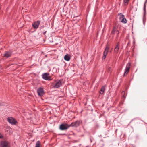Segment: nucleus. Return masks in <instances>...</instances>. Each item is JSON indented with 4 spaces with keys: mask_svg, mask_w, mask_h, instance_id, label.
I'll return each mask as SVG.
<instances>
[{
    "mask_svg": "<svg viewBox=\"0 0 147 147\" xmlns=\"http://www.w3.org/2000/svg\"><path fill=\"white\" fill-rule=\"evenodd\" d=\"M70 127V124L66 123L61 124L59 126V129L61 130H64L67 129Z\"/></svg>",
    "mask_w": 147,
    "mask_h": 147,
    "instance_id": "1",
    "label": "nucleus"
},
{
    "mask_svg": "<svg viewBox=\"0 0 147 147\" xmlns=\"http://www.w3.org/2000/svg\"><path fill=\"white\" fill-rule=\"evenodd\" d=\"M82 123V121L80 120H77L74 122H72L70 124V127H78L80 124Z\"/></svg>",
    "mask_w": 147,
    "mask_h": 147,
    "instance_id": "2",
    "label": "nucleus"
},
{
    "mask_svg": "<svg viewBox=\"0 0 147 147\" xmlns=\"http://www.w3.org/2000/svg\"><path fill=\"white\" fill-rule=\"evenodd\" d=\"M131 65V64L129 62L127 64L124 73L123 75L124 76H126V75H127L128 74L129 70Z\"/></svg>",
    "mask_w": 147,
    "mask_h": 147,
    "instance_id": "3",
    "label": "nucleus"
},
{
    "mask_svg": "<svg viewBox=\"0 0 147 147\" xmlns=\"http://www.w3.org/2000/svg\"><path fill=\"white\" fill-rule=\"evenodd\" d=\"M7 121L8 122L12 125H14L16 124L17 122L13 118L10 117L7 118Z\"/></svg>",
    "mask_w": 147,
    "mask_h": 147,
    "instance_id": "4",
    "label": "nucleus"
},
{
    "mask_svg": "<svg viewBox=\"0 0 147 147\" xmlns=\"http://www.w3.org/2000/svg\"><path fill=\"white\" fill-rule=\"evenodd\" d=\"M49 73H45L42 75V78L46 80L50 81L52 80L51 78L49 76Z\"/></svg>",
    "mask_w": 147,
    "mask_h": 147,
    "instance_id": "5",
    "label": "nucleus"
},
{
    "mask_svg": "<svg viewBox=\"0 0 147 147\" xmlns=\"http://www.w3.org/2000/svg\"><path fill=\"white\" fill-rule=\"evenodd\" d=\"M109 49V47L108 45H106L105 48L103 53V55L102 57V59H105L108 53Z\"/></svg>",
    "mask_w": 147,
    "mask_h": 147,
    "instance_id": "6",
    "label": "nucleus"
},
{
    "mask_svg": "<svg viewBox=\"0 0 147 147\" xmlns=\"http://www.w3.org/2000/svg\"><path fill=\"white\" fill-rule=\"evenodd\" d=\"M1 147H10L9 142L6 141H3L1 143Z\"/></svg>",
    "mask_w": 147,
    "mask_h": 147,
    "instance_id": "7",
    "label": "nucleus"
},
{
    "mask_svg": "<svg viewBox=\"0 0 147 147\" xmlns=\"http://www.w3.org/2000/svg\"><path fill=\"white\" fill-rule=\"evenodd\" d=\"M37 92L38 95L40 96H43L44 93V90L43 88L40 87L38 88Z\"/></svg>",
    "mask_w": 147,
    "mask_h": 147,
    "instance_id": "8",
    "label": "nucleus"
},
{
    "mask_svg": "<svg viewBox=\"0 0 147 147\" xmlns=\"http://www.w3.org/2000/svg\"><path fill=\"white\" fill-rule=\"evenodd\" d=\"M40 21L38 20L34 22L32 24V26L35 28H37L40 23Z\"/></svg>",
    "mask_w": 147,
    "mask_h": 147,
    "instance_id": "9",
    "label": "nucleus"
},
{
    "mask_svg": "<svg viewBox=\"0 0 147 147\" xmlns=\"http://www.w3.org/2000/svg\"><path fill=\"white\" fill-rule=\"evenodd\" d=\"M12 53V52L10 51H6L4 54V56L6 58H8L11 56Z\"/></svg>",
    "mask_w": 147,
    "mask_h": 147,
    "instance_id": "10",
    "label": "nucleus"
},
{
    "mask_svg": "<svg viewBox=\"0 0 147 147\" xmlns=\"http://www.w3.org/2000/svg\"><path fill=\"white\" fill-rule=\"evenodd\" d=\"M62 85V81L61 80H59L57 82L54 86H53V87L54 88H58L60 87Z\"/></svg>",
    "mask_w": 147,
    "mask_h": 147,
    "instance_id": "11",
    "label": "nucleus"
},
{
    "mask_svg": "<svg viewBox=\"0 0 147 147\" xmlns=\"http://www.w3.org/2000/svg\"><path fill=\"white\" fill-rule=\"evenodd\" d=\"M118 32L117 28L116 26H114L112 29V30L111 32V35H114L115 32Z\"/></svg>",
    "mask_w": 147,
    "mask_h": 147,
    "instance_id": "12",
    "label": "nucleus"
},
{
    "mask_svg": "<svg viewBox=\"0 0 147 147\" xmlns=\"http://www.w3.org/2000/svg\"><path fill=\"white\" fill-rule=\"evenodd\" d=\"M64 59L65 60L68 61L70 60V58L69 56L67 54L65 56Z\"/></svg>",
    "mask_w": 147,
    "mask_h": 147,
    "instance_id": "13",
    "label": "nucleus"
},
{
    "mask_svg": "<svg viewBox=\"0 0 147 147\" xmlns=\"http://www.w3.org/2000/svg\"><path fill=\"white\" fill-rule=\"evenodd\" d=\"M119 49V47H118V46H116L115 47L114 49V52L115 53H117Z\"/></svg>",
    "mask_w": 147,
    "mask_h": 147,
    "instance_id": "14",
    "label": "nucleus"
},
{
    "mask_svg": "<svg viewBox=\"0 0 147 147\" xmlns=\"http://www.w3.org/2000/svg\"><path fill=\"white\" fill-rule=\"evenodd\" d=\"M105 90V86H103L101 90H100V94H102L103 92H104Z\"/></svg>",
    "mask_w": 147,
    "mask_h": 147,
    "instance_id": "15",
    "label": "nucleus"
},
{
    "mask_svg": "<svg viewBox=\"0 0 147 147\" xmlns=\"http://www.w3.org/2000/svg\"><path fill=\"white\" fill-rule=\"evenodd\" d=\"M121 22L124 24L126 23H127V20L124 17L122 19H121Z\"/></svg>",
    "mask_w": 147,
    "mask_h": 147,
    "instance_id": "16",
    "label": "nucleus"
},
{
    "mask_svg": "<svg viewBox=\"0 0 147 147\" xmlns=\"http://www.w3.org/2000/svg\"><path fill=\"white\" fill-rule=\"evenodd\" d=\"M40 143L39 141H38L36 143V146L35 147H40Z\"/></svg>",
    "mask_w": 147,
    "mask_h": 147,
    "instance_id": "17",
    "label": "nucleus"
},
{
    "mask_svg": "<svg viewBox=\"0 0 147 147\" xmlns=\"http://www.w3.org/2000/svg\"><path fill=\"white\" fill-rule=\"evenodd\" d=\"M129 0H123L124 4V5H127Z\"/></svg>",
    "mask_w": 147,
    "mask_h": 147,
    "instance_id": "18",
    "label": "nucleus"
},
{
    "mask_svg": "<svg viewBox=\"0 0 147 147\" xmlns=\"http://www.w3.org/2000/svg\"><path fill=\"white\" fill-rule=\"evenodd\" d=\"M120 17H119V19L120 20H121L124 17V15L122 14V13H121L119 14Z\"/></svg>",
    "mask_w": 147,
    "mask_h": 147,
    "instance_id": "19",
    "label": "nucleus"
},
{
    "mask_svg": "<svg viewBox=\"0 0 147 147\" xmlns=\"http://www.w3.org/2000/svg\"><path fill=\"white\" fill-rule=\"evenodd\" d=\"M125 92L124 91H123L122 92V94L123 96V97L124 98H125Z\"/></svg>",
    "mask_w": 147,
    "mask_h": 147,
    "instance_id": "20",
    "label": "nucleus"
},
{
    "mask_svg": "<svg viewBox=\"0 0 147 147\" xmlns=\"http://www.w3.org/2000/svg\"><path fill=\"white\" fill-rule=\"evenodd\" d=\"M112 69L111 68V67H109L108 68V71H111V70Z\"/></svg>",
    "mask_w": 147,
    "mask_h": 147,
    "instance_id": "21",
    "label": "nucleus"
},
{
    "mask_svg": "<svg viewBox=\"0 0 147 147\" xmlns=\"http://www.w3.org/2000/svg\"><path fill=\"white\" fill-rule=\"evenodd\" d=\"M119 42H118L117 43V45H116V46H118V47H119Z\"/></svg>",
    "mask_w": 147,
    "mask_h": 147,
    "instance_id": "22",
    "label": "nucleus"
},
{
    "mask_svg": "<svg viewBox=\"0 0 147 147\" xmlns=\"http://www.w3.org/2000/svg\"><path fill=\"white\" fill-rule=\"evenodd\" d=\"M117 36H118L119 33V31L118 30V32H117Z\"/></svg>",
    "mask_w": 147,
    "mask_h": 147,
    "instance_id": "23",
    "label": "nucleus"
},
{
    "mask_svg": "<svg viewBox=\"0 0 147 147\" xmlns=\"http://www.w3.org/2000/svg\"><path fill=\"white\" fill-rule=\"evenodd\" d=\"M3 137V136L0 134V138H1Z\"/></svg>",
    "mask_w": 147,
    "mask_h": 147,
    "instance_id": "24",
    "label": "nucleus"
},
{
    "mask_svg": "<svg viewBox=\"0 0 147 147\" xmlns=\"http://www.w3.org/2000/svg\"><path fill=\"white\" fill-rule=\"evenodd\" d=\"M146 7H144V11H145Z\"/></svg>",
    "mask_w": 147,
    "mask_h": 147,
    "instance_id": "25",
    "label": "nucleus"
},
{
    "mask_svg": "<svg viewBox=\"0 0 147 147\" xmlns=\"http://www.w3.org/2000/svg\"><path fill=\"white\" fill-rule=\"evenodd\" d=\"M46 31H45L44 32H43V34H44V35H45V33H46Z\"/></svg>",
    "mask_w": 147,
    "mask_h": 147,
    "instance_id": "26",
    "label": "nucleus"
},
{
    "mask_svg": "<svg viewBox=\"0 0 147 147\" xmlns=\"http://www.w3.org/2000/svg\"><path fill=\"white\" fill-rule=\"evenodd\" d=\"M144 7H146V4H144Z\"/></svg>",
    "mask_w": 147,
    "mask_h": 147,
    "instance_id": "27",
    "label": "nucleus"
},
{
    "mask_svg": "<svg viewBox=\"0 0 147 147\" xmlns=\"http://www.w3.org/2000/svg\"><path fill=\"white\" fill-rule=\"evenodd\" d=\"M90 142H92V139H91V138H90Z\"/></svg>",
    "mask_w": 147,
    "mask_h": 147,
    "instance_id": "28",
    "label": "nucleus"
},
{
    "mask_svg": "<svg viewBox=\"0 0 147 147\" xmlns=\"http://www.w3.org/2000/svg\"><path fill=\"white\" fill-rule=\"evenodd\" d=\"M147 3V1H146L144 3V4H146V3Z\"/></svg>",
    "mask_w": 147,
    "mask_h": 147,
    "instance_id": "29",
    "label": "nucleus"
},
{
    "mask_svg": "<svg viewBox=\"0 0 147 147\" xmlns=\"http://www.w3.org/2000/svg\"><path fill=\"white\" fill-rule=\"evenodd\" d=\"M146 1H147V0H146Z\"/></svg>",
    "mask_w": 147,
    "mask_h": 147,
    "instance_id": "30",
    "label": "nucleus"
}]
</instances>
